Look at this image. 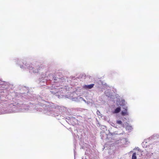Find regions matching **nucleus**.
I'll list each match as a JSON object with an SVG mask.
<instances>
[{
	"instance_id": "nucleus-1",
	"label": "nucleus",
	"mask_w": 159,
	"mask_h": 159,
	"mask_svg": "<svg viewBox=\"0 0 159 159\" xmlns=\"http://www.w3.org/2000/svg\"><path fill=\"white\" fill-rule=\"evenodd\" d=\"M124 109H125L124 111H122L121 113V115L123 116L128 115V113L127 112V107H125Z\"/></svg>"
},
{
	"instance_id": "nucleus-2",
	"label": "nucleus",
	"mask_w": 159,
	"mask_h": 159,
	"mask_svg": "<svg viewBox=\"0 0 159 159\" xmlns=\"http://www.w3.org/2000/svg\"><path fill=\"white\" fill-rule=\"evenodd\" d=\"M94 85L93 84H92L89 85H85L84 87L86 89H91L93 87Z\"/></svg>"
},
{
	"instance_id": "nucleus-3",
	"label": "nucleus",
	"mask_w": 159,
	"mask_h": 159,
	"mask_svg": "<svg viewBox=\"0 0 159 159\" xmlns=\"http://www.w3.org/2000/svg\"><path fill=\"white\" fill-rule=\"evenodd\" d=\"M120 111V107H117L116 109L114 112V113H119Z\"/></svg>"
},
{
	"instance_id": "nucleus-4",
	"label": "nucleus",
	"mask_w": 159,
	"mask_h": 159,
	"mask_svg": "<svg viewBox=\"0 0 159 159\" xmlns=\"http://www.w3.org/2000/svg\"><path fill=\"white\" fill-rule=\"evenodd\" d=\"M136 153L135 152L134 153L132 156V159H136Z\"/></svg>"
},
{
	"instance_id": "nucleus-5",
	"label": "nucleus",
	"mask_w": 159,
	"mask_h": 159,
	"mask_svg": "<svg viewBox=\"0 0 159 159\" xmlns=\"http://www.w3.org/2000/svg\"><path fill=\"white\" fill-rule=\"evenodd\" d=\"M116 122L117 124H121L122 123V121L120 120H117Z\"/></svg>"
}]
</instances>
